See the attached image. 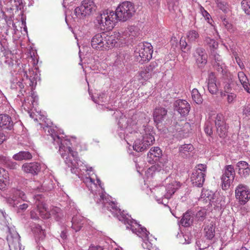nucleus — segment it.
<instances>
[{
  "mask_svg": "<svg viewBox=\"0 0 250 250\" xmlns=\"http://www.w3.org/2000/svg\"><path fill=\"white\" fill-rule=\"evenodd\" d=\"M48 132L50 134L53 143L56 148L59 147V152L64 160L65 164L70 168L71 172L75 174L81 179L87 188L93 194L95 201L97 204H102L104 208L109 210L112 214L119 217L127 216L124 210L121 211L115 203L111 201L109 197L104 191L100 180L97 175L92 173V167H88L84 162L79 159L77 152L72 149V143L74 140H70L66 136L61 135V131L56 133L54 129H49Z\"/></svg>",
  "mask_w": 250,
  "mask_h": 250,
  "instance_id": "1",
  "label": "nucleus"
},
{
  "mask_svg": "<svg viewBox=\"0 0 250 250\" xmlns=\"http://www.w3.org/2000/svg\"><path fill=\"white\" fill-rule=\"evenodd\" d=\"M1 52L3 53V55L1 57V61H2L5 64L8 66H13L14 65L20 66L21 64V67H20L21 72L22 71L23 73V77L22 78V81H18L15 82L16 88H19L22 95V88L24 87V84L28 87H30L28 89V94L22 103V107L24 109L27 111L30 116L33 118L31 110L33 109L36 110V106L38 104V97L34 91V89L36 86L37 81L40 80L39 74L37 71L34 70L33 68H29L28 71H27V67H29V65H27V62L31 60L33 66H35L38 62V60L36 57L34 53L33 55L30 54V55L27 57L28 60L25 58H21L20 54L16 53L14 54L9 50L8 43L7 42L6 40H1ZM27 90V89L26 90Z\"/></svg>",
  "mask_w": 250,
  "mask_h": 250,
  "instance_id": "2",
  "label": "nucleus"
},
{
  "mask_svg": "<svg viewBox=\"0 0 250 250\" xmlns=\"http://www.w3.org/2000/svg\"><path fill=\"white\" fill-rule=\"evenodd\" d=\"M115 114L118 125L117 133L121 139H124L129 145V142H131L134 137H139L134 141V150L142 152L152 145L154 137L151 127L143 125L139 130L140 120L138 119L142 114L135 113L132 110L125 115L117 111Z\"/></svg>",
  "mask_w": 250,
  "mask_h": 250,
  "instance_id": "3",
  "label": "nucleus"
},
{
  "mask_svg": "<svg viewBox=\"0 0 250 250\" xmlns=\"http://www.w3.org/2000/svg\"><path fill=\"white\" fill-rule=\"evenodd\" d=\"M137 35V28L134 26H129L127 29L120 32H114L112 34L105 33H98L91 39L92 47L97 50H106L115 46H118L119 43H126L129 39H133Z\"/></svg>",
  "mask_w": 250,
  "mask_h": 250,
  "instance_id": "4",
  "label": "nucleus"
},
{
  "mask_svg": "<svg viewBox=\"0 0 250 250\" xmlns=\"http://www.w3.org/2000/svg\"><path fill=\"white\" fill-rule=\"evenodd\" d=\"M179 187V183L170 176L164 180L163 185L150 188L146 190V192L153 197L158 203L166 206L168 203V200Z\"/></svg>",
  "mask_w": 250,
  "mask_h": 250,
  "instance_id": "5",
  "label": "nucleus"
},
{
  "mask_svg": "<svg viewBox=\"0 0 250 250\" xmlns=\"http://www.w3.org/2000/svg\"><path fill=\"white\" fill-rule=\"evenodd\" d=\"M67 208H68V214L70 216L73 215L70 219L68 218L67 219L62 218V216L63 215L62 213L59 212L60 209L59 208H55V211L57 212L56 217V220L57 221L60 222L62 227L71 228L75 232H77L84 225L88 224V220L80 214L74 202H69V206Z\"/></svg>",
  "mask_w": 250,
  "mask_h": 250,
  "instance_id": "6",
  "label": "nucleus"
},
{
  "mask_svg": "<svg viewBox=\"0 0 250 250\" xmlns=\"http://www.w3.org/2000/svg\"><path fill=\"white\" fill-rule=\"evenodd\" d=\"M5 6L1 8V13H2V17L4 19L5 24L3 25L2 30L6 34H8L9 30H11L12 34H16L18 29L17 26L13 22V7L15 5L17 9H21L22 4V0H2Z\"/></svg>",
  "mask_w": 250,
  "mask_h": 250,
  "instance_id": "7",
  "label": "nucleus"
},
{
  "mask_svg": "<svg viewBox=\"0 0 250 250\" xmlns=\"http://www.w3.org/2000/svg\"><path fill=\"white\" fill-rule=\"evenodd\" d=\"M119 217V220L123 222L125 224H127L126 229H130L133 233L136 234L139 237L142 238L143 242L142 244V247L144 249H146L148 250H153L154 247L150 241H152L150 237L148 236L149 232L147 231L145 228L142 227V226L138 223L135 220L132 219L131 216L129 215ZM155 250H157L156 249ZM159 250V249H157Z\"/></svg>",
  "mask_w": 250,
  "mask_h": 250,
  "instance_id": "8",
  "label": "nucleus"
},
{
  "mask_svg": "<svg viewBox=\"0 0 250 250\" xmlns=\"http://www.w3.org/2000/svg\"><path fill=\"white\" fill-rule=\"evenodd\" d=\"M2 215V231L6 234L10 250H21L20 243V236L15 229V227L11 223V219L5 212L1 211Z\"/></svg>",
  "mask_w": 250,
  "mask_h": 250,
  "instance_id": "9",
  "label": "nucleus"
},
{
  "mask_svg": "<svg viewBox=\"0 0 250 250\" xmlns=\"http://www.w3.org/2000/svg\"><path fill=\"white\" fill-rule=\"evenodd\" d=\"M1 110L5 113L1 114V142L5 140L8 136L6 130H11L13 127V122L10 115L15 111L10 105L6 98L1 93Z\"/></svg>",
  "mask_w": 250,
  "mask_h": 250,
  "instance_id": "10",
  "label": "nucleus"
},
{
  "mask_svg": "<svg viewBox=\"0 0 250 250\" xmlns=\"http://www.w3.org/2000/svg\"><path fill=\"white\" fill-rule=\"evenodd\" d=\"M214 124L218 135L221 138L225 137L227 134L228 127L226 125L224 117L221 114H211L206 124L205 131L206 133L210 136L212 134V125Z\"/></svg>",
  "mask_w": 250,
  "mask_h": 250,
  "instance_id": "11",
  "label": "nucleus"
},
{
  "mask_svg": "<svg viewBox=\"0 0 250 250\" xmlns=\"http://www.w3.org/2000/svg\"><path fill=\"white\" fill-rule=\"evenodd\" d=\"M97 8L94 0H83L75 8L71 18L74 21L79 22L94 13Z\"/></svg>",
  "mask_w": 250,
  "mask_h": 250,
  "instance_id": "12",
  "label": "nucleus"
},
{
  "mask_svg": "<svg viewBox=\"0 0 250 250\" xmlns=\"http://www.w3.org/2000/svg\"><path fill=\"white\" fill-rule=\"evenodd\" d=\"M118 21L115 12L106 9L98 14L95 23L101 30H109L115 26Z\"/></svg>",
  "mask_w": 250,
  "mask_h": 250,
  "instance_id": "13",
  "label": "nucleus"
},
{
  "mask_svg": "<svg viewBox=\"0 0 250 250\" xmlns=\"http://www.w3.org/2000/svg\"><path fill=\"white\" fill-rule=\"evenodd\" d=\"M136 10L132 2L126 1L119 4L115 13L118 21H125L133 16Z\"/></svg>",
  "mask_w": 250,
  "mask_h": 250,
  "instance_id": "14",
  "label": "nucleus"
},
{
  "mask_svg": "<svg viewBox=\"0 0 250 250\" xmlns=\"http://www.w3.org/2000/svg\"><path fill=\"white\" fill-rule=\"evenodd\" d=\"M153 48L149 42L141 43L136 47L134 56L139 62L143 63L152 58Z\"/></svg>",
  "mask_w": 250,
  "mask_h": 250,
  "instance_id": "15",
  "label": "nucleus"
},
{
  "mask_svg": "<svg viewBox=\"0 0 250 250\" xmlns=\"http://www.w3.org/2000/svg\"><path fill=\"white\" fill-rule=\"evenodd\" d=\"M35 206L37 208V212L34 210L31 211V217L33 219H37L40 215L42 218H48L49 216V210L44 203L43 197L40 194H37L34 197Z\"/></svg>",
  "mask_w": 250,
  "mask_h": 250,
  "instance_id": "16",
  "label": "nucleus"
},
{
  "mask_svg": "<svg viewBox=\"0 0 250 250\" xmlns=\"http://www.w3.org/2000/svg\"><path fill=\"white\" fill-rule=\"evenodd\" d=\"M207 172V166L200 164L196 167L191 176V181L193 186L201 187L205 182Z\"/></svg>",
  "mask_w": 250,
  "mask_h": 250,
  "instance_id": "17",
  "label": "nucleus"
},
{
  "mask_svg": "<svg viewBox=\"0 0 250 250\" xmlns=\"http://www.w3.org/2000/svg\"><path fill=\"white\" fill-rule=\"evenodd\" d=\"M235 175L234 167L232 165L226 166L221 176V186L223 190L228 189L232 183Z\"/></svg>",
  "mask_w": 250,
  "mask_h": 250,
  "instance_id": "18",
  "label": "nucleus"
},
{
  "mask_svg": "<svg viewBox=\"0 0 250 250\" xmlns=\"http://www.w3.org/2000/svg\"><path fill=\"white\" fill-rule=\"evenodd\" d=\"M236 199L241 205L246 204L250 199V189L246 185L240 184L235 189Z\"/></svg>",
  "mask_w": 250,
  "mask_h": 250,
  "instance_id": "19",
  "label": "nucleus"
},
{
  "mask_svg": "<svg viewBox=\"0 0 250 250\" xmlns=\"http://www.w3.org/2000/svg\"><path fill=\"white\" fill-rule=\"evenodd\" d=\"M20 198L23 201H26V197L25 193L18 189H12L11 194L9 197L5 198L6 202L12 207H17L20 201L18 200Z\"/></svg>",
  "mask_w": 250,
  "mask_h": 250,
  "instance_id": "20",
  "label": "nucleus"
},
{
  "mask_svg": "<svg viewBox=\"0 0 250 250\" xmlns=\"http://www.w3.org/2000/svg\"><path fill=\"white\" fill-rule=\"evenodd\" d=\"M89 94L90 95L92 100L94 103L99 104V108H103V106L108 110H110L111 108H109L108 106H106L105 105L104 103H105L106 102H109L111 100H112L114 96H113L112 98L110 96L109 98V99L107 100V97L105 93L101 92L99 93H95V95H92L90 92L89 91Z\"/></svg>",
  "mask_w": 250,
  "mask_h": 250,
  "instance_id": "21",
  "label": "nucleus"
},
{
  "mask_svg": "<svg viewBox=\"0 0 250 250\" xmlns=\"http://www.w3.org/2000/svg\"><path fill=\"white\" fill-rule=\"evenodd\" d=\"M154 67V63H151L148 67L139 72L136 78L140 83L143 84L145 82L151 77Z\"/></svg>",
  "mask_w": 250,
  "mask_h": 250,
  "instance_id": "22",
  "label": "nucleus"
},
{
  "mask_svg": "<svg viewBox=\"0 0 250 250\" xmlns=\"http://www.w3.org/2000/svg\"><path fill=\"white\" fill-rule=\"evenodd\" d=\"M174 110L178 111L182 116L187 115L190 110V105L184 100H177L174 103Z\"/></svg>",
  "mask_w": 250,
  "mask_h": 250,
  "instance_id": "23",
  "label": "nucleus"
},
{
  "mask_svg": "<svg viewBox=\"0 0 250 250\" xmlns=\"http://www.w3.org/2000/svg\"><path fill=\"white\" fill-rule=\"evenodd\" d=\"M162 156L161 149L157 146L152 147L147 154V160L150 163H156L159 160L160 163H163V159H161Z\"/></svg>",
  "mask_w": 250,
  "mask_h": 250,
  "instance_id": "24",
  "label": "nucleus"
},
{
  "mask_svg": "<svg viewBox=\"0 0 250 250\" xmlns=\"http://www.w3.org/2000/svg\"><path fill=\"white\" fill-rule=\"evenodd\" d=\"M22 169L26 173L36 175L40 171L41 165L37 162L27 163L22 165Z\"/></svg>",
  "mask_w": 250,
  "mask_h": 250,
  "instance_id": "25",
  "label": "nucleus"
},
{
  "mask_svg": "<svg viewBox=\"0 0 250 250\" xmlns=\"http://www.w3.org/2000/svg\"><path fill=\"white\" fill-rule=\"evenodd\" d=\"M178 150L179 155L181 157L184 158H187L190 157L194 150V147L193 145L190 144H184L178 147Z\"/></svg>",
  "mask_w": 250,
  "mask_h": 250,
  "instance_id": "26",
  "label": "nucleus"
},
{
  "mask_svg": "<svg viewBox=\"0 0 250 250\" xmlns=\"http://www.w3.org/2000/svg\"><path fill=\"white\" fill-rule=\"evenodd\" d=\"M238 174L242 177H247L250 174V167L248 163L240 161L237 164Z\"/></svg>",
  "mask_w": 250,
  "mask_h": 250,
  "instance_id": "27",
  "label": "nucleus"
},
{
  "mask_svg": "<svg viewBox=\"0 0 250 250\" xmlns=\"http://www.w3.org/2000/svg\"><path fill=\"white\" fill-rule=\"evenodd\" d=\"M167 114V111L164 108H156L153 112V118L155 123L158 124L165 119Z\"/></svg>",
  "mask_w": 250,
  "mask_h": 250,
  "instance_id": "28",
  "label": "nucleus"
},
{
  "mask_svg": "<svg viewBox=\"0 0 250 250\" xmlns=\"http://www.w3.org/2000/svg\"><path fill=\"white\" fill-rule=\"evenodd\" d=\"M211 54L214 57L215 61V67L219 72L222 73H225L227 72L225 64L222 62L220 56L215 51L214 52H211Z\"/></svg>",
  "mask_w": 250,
  "mask_h": 250,
  "instance_id": "29",
  "label": "nucleus"
},
{
  "mask_svg": "<svg viewBox=\"0 0 250 250\" xmlns=\"http://www.w3.org/2000/svg\"><path fill=\"white\" fill-rule=\"evenodd\" d=\"M208 86L209 92L212 94H216L218 90L216 83L215 77L213 73H211L208 76Z\"/></svg>",
  "mask_w": 250,
  "mask_h": 250,
  "instance_id": "30",
  "label": "nucleus"
},
{
  "mask_svg": "<svg viewBox=\"0 0 250 250\" xmlns=\"http://www.w3.org/2000/svg\"><path fill=\"white\" fill-rule=\"evenodd\" d=\"M193 214L190 211H187L183 214V217L180 220V224L185 227H189L193 221Z\"/></svg>",
  "mask_w": 250,
  "mask_h": 250,
  "instance_id": "31",
  "label": "nucleus"
},
{
  "mask_svg": "<svg viewBox=\"0 0 250 250\" xmlns=\"http://www.w3.org/2000/svg\"><path fill=\"white\" fill-rule=\"evenodd\" d=\"M238 77L240 82L244 87V89L249 93H250V84H249L248 79L243 72H239Z\"/></svg>",
  "mask_w": 250,
  "mask_h": 250,
  "instance_id": "32",
  "label": "nucleus"
},
{
  "mask_svg": "<svg viewBox=\"0 0 250 250\" xmlns=\"http://www.w3.org/2000/svg\"><path fill=\"white\" fill-rule=\"evenodd\" d=\"M215 224L213 222H211L209 224L206 225L204 231L205 236L208 239H212L215 235Z\"/></svg>",
  "mask_w": 250,
  "mask_h": 250,
  "instance_id": "33",
  "label": "nucleus"
},
{
  "mask_svg": "<svg viewBox=\"0 0 250 250\" xmlns=\"http://www.w3.org/2000/svg\"><path fill=\"white\" fill-rule=\"evenodd\" d=\"M32 158V154L28 151H21L13 156V158L16 161L29 160Z\"/></svg>",
  "mask_w": 250,
  "mask_h": 250,
  "instance_id": "34",
  "label": "nucleus"
},
{
  "mask_svg": "<svg viewBox=\"0 0 250 250\" xmlns=\"http://www.w3.org/2000/svg\"><path fill=\"white\" fill-rule=\"evenodd\" d=\"M217 7L225 14L228 13L230 11V7L228 3L224 0H214Z\"/></svg>",
  "mask_w": 250,
  "mask_h": 250,
  "instance_id": "35",
  "label": "nucleus"
},
{
  "mask_svg": "<svg viewBox=\"0 0 250 250\" xmlns=\"http://www.w3.org/2000/svg\"><path fill=\"white\" fill-rule=\"evenodd\" d=\"M1 190L5 187L9 186V180L8 173L4 169H1Z\"/></svg>",
  "mask_w": 250,
  "mask_h": 250,
  "instance_id": "36",
  "label": "nucleus"
},
{
  "mask_svg": "<svg viewBox=\"0 0 250 250\" xmlns=\"http://www.w3.org/2000/svg\"><path fill=\"white\" fill-rule=\"evenodd\" d=\"M54 188V185L52 183V181L50 180H45L43 184L42 185L41 188H37V189L40 191H49Z\"/></svg>",
  "mask_w": 250,
  "mask_h": 250,
  "instance_id": "37",
  "label": "nucleus"
},
{
  "mask_svg": "<svg viewBox=\"0 0 250 250\" xmlns=\"http://www.w3.org/2000/svg\"><path fill=\"white\" fill-rule=\"evenodd\" d=\"M205 42L206 44L208 45L210 48L211 52H214V51L217 49L218 46V42L216 41H215L214 39H210L209 37H207L206 38Z\"/></svg>",
  "mask_w": 250,
  "mask_h": 250,
  "instance_id": "38",
  "label": "nucleus"
},
{
  "mask_svg": "<svg viewBox=\"0 0 250 250\" xmlns=\"http://www.w3.org/2000/svg\"><path fill=\"white\" fill-rule=\"evenodd\" d=\"M33 231L35 233V236L39 239H43L45 237L44 230L42 228L41 226L37 225L33 229Z\"/></svg>",
  "mask_w": 250,
  "mask_h": 250,
  "instance_id": "39",
  "label": "nucleus"
},
{
  "mask_svg": "<svg viewBox=\"0 0 250 250\" xmlns=\"http://www.w3.org/2000/svg\"><path fill=\"white\" fill-rule=\"evenodd\" d=\"M191 97L192 100L197 104H200L203 102V99L200 93L196 88H194L192 90Z\"/></svg>",
  "mask_w": 250,
  "mask_h": 250,
  "instance_id": "40",
  "label": "nucleus"
},
{
  "mask_svg": "<svg viewBox=\"0 0 250 250\" xmlns=\"http://www.w3.org/2000/svg\"><path fill=\"white\" fill-rule=\"evenodd\" d=\"M198 33L195 30H191L188 32L187 35V38L188 42H194L199 38Z\"/></svg>",
  "mask_w": 250,
  "mask_h": 250,
  "instance_id": "41",
  "label": "nucleus"
},
{
  "mask_svg": "<svg viewBox=\"0 0 250 250\" xmlns=\"http://www.w3.org/2000/svg\"><path fill=\"white\" fill-rule=\"evenodd\" d=\"M189 126V124L188 123L181 121L180 123L176 124L175 127L176 131L180 132L186 131V129L184 128H188Z\"/></svg>",
  "mask_w": 250,
  "mask_h": 250,
  "instance_id": "42",
  "label": "nucleus"
},
{
  "mask_svg": "<svg viewBox=\"0 0 250 250\" xmlns=\"http://www.w3.org/2000/svg\"><path fill=\"white\" fill-rule=\"evenodd\" d=\"M1 164H3L7 166V167H9L10 168H13L15 165L11 160L9 158H7L5 156H1Z\"/></svg>",
  "mask_w": 250,
  "mask_h": 250,
  "instance_id": "43",
  "label": "nucleus"
},
{
  "mask_svg": "<svg viewBox=\"0 0 250 250\" xmlns=\"http://www.w3.org/2000/svg\"><path fill=\"white\" fill-rule=\"evenodd\" d=\"M220 19L222 22L223 25L225 27V28L228 30L230 31L232 29V25L227 19L226 16H221Z\"/></svg>",
  "mask_w": 250,
  "mask_h": 250,
  "instance_id": "44",
  "label": "nucleus"
},
{
  "mask_svg": "<svg viewBox=\"0 0 250 250\" xmlns=\"http://www.w3.org/2000/svg\"><path fill=\"white\" fill-rule=\"evenodd\" d=\"M241 3L245 12L247 14H250V0H243Z\"/></svg>",
  "mask_w": 250,
  "mask_h": 250,
  "instance_id": "45",
  "label": "nucleus"
},
{
  "mask_svg": "<svg viewBox=\"0 0 250 250\" xmlns=\"http://www.w3.org/2000/svg\"><path fill=\"white\" fill-rule=\"evenodd\" d=\"M200 12L203 15V17L206 19V20L207 21L210 23L211 24V21H212L211 19L210 15L209 14L203 7L202 6H201L200 7Z\"/></svg>",
  "mask_w": 250,
  "mask_h": 250,
  "instance_id": "46",
  "label": "nucleus"
},
{
  "mask_svg": "<svg viewBox=\"0 0 250 250\" xmlns=\"http://www.w3.org/2000/svg\"><path fill=\"white\" fill-rule=\"evenodd\" d=\"M196 62L200 66L204 65L207 62V55H204L201 57H197Z\"/></svg>",
  "mask_w": 250,
  "mask_h": 250,
  "instance_id": "47",
  "label": "nucleus"
},
{
  "mask_svg": "<svg viewBox=\"0 0 250 250\" xmlns=\"http://www.w3.org/2000/svg\"><path fill=\"white\" fill-rule=\"evenodd\" d=\"M206 215V211L203 209L199 210L196 214V217L199 221H203Z\"/></svg>",
  "mask_w": 250,
  "mask_h": 250,
  "instance_id": "48",
  "label": "nucleus"
},
{
  "mask_svg": "<svg viewBox=\"0 0 250 250\" xmlns=\"http://www.w3.org/2000/svg\"><path fill=\"white\" fill-rule=\"evenodd\" d=\"M196 250H214L212 246H204L201 247V243L200 241L196 243Z\"/></svg>",
  "mask_w": 250,
  "mask_h": 250,
  "instance_id": "49",
  "label": "nucleus"
},
{
  "mask_svg": "<svg viewBox=\"0 0 250 250\" xmlns=\"http://www.w3.org/2000/svg\"><path fill=\"white\" fill-rule=\"evenodd\" d=\"M204 55H207L205 51L202 48H198L196 49L194 56L195 58L201 57Z\"/></svg>",
  "mask_w": 250,
  "mask_h": 250,
  "instance_id": "50",
  "label": "nucleus"
},
{
  "mask_svg": "<svg viewBox=\"0 0 250 250\" xmlns=\"http://www.w3.org/2000/svg\"><path fill=\"white\" fill-rule=\"evenodd\" d=\"M108 250H122L121 247H118L114 242H111L110 245L107 247Z\"/></svg>",
  "mask_w": 250,
  "mask_h": 250,
  "instance_id": "51",
  "label": "nucleus"
},
{
  "mask_svg": "<svg viewBox=\"0 0 250 250\" xmlns=\"http://www.w3.org/2000/svg\"><path fill=\"white\" fill-rule=\"evenodd\" d=\"M236 96L235 94L230 93L227 95V101L229 103H231L235 99Z\"/></svg>",
  "mask_w": 250,
  "mask_h": 250,
  "instance_id": "52",
  "label": "nucleus"
},
{
  "mask_svg": "<svg viewBox=\"0 0 250 250\" xmlns=\"http://www.w3.org/2000/svg\"><path fill=\"white\" fill-rule=\"evenodd\" d=\"M231 82L229 81L228 82H225L224 83V88L225 92L228 93L229 91L231 89Z\"/></svg>",
  "mask_w": 250,
  "mask_h": 250,
  "instance_id": "53",
  "label": "nucleus"
},
{
  "mask_svg": "<svg viewBox=\"0 0 250 250\" xmlns=\"http://www.w3.org/2000/svg\"><path fill=\"white\" fill-rule=\"evenodd\" d=\"M179 0H167V4L170 8H173L175 6H177L178 4Z\"/></svg>",
  "mask_w": 250,
  "mask_h": 250,
  "instance_id": "54",
  "label": "nucleus"
},
{
  "mask_svg": "<svg viewBox=\"0 0 250 250\" xmlns=\"http://www.w3.org/2000/svg\"><path fill=\"white\" fill-rule=\"evenodd\" d=\"M243 114L245 117H248L250 115V107L249 106H245L243 108Z\"/></svg>",
  "mask_w": 250,
  "mask_h": 250,
  "instance_id": "55",
  "label": "nucleus"
},
{
  "mask_svg": "<svg viewBox=\"0 0 250 250\" xmlns=\"http://www.w3.org/2000/svg\"><path fill=\"white\" fill-rule=\"evenodd\" d=\"M235 59L236 60V62L239 66V67L241 68V69H243L244 68L245 66L243 64V63L241 61L240 59L239 58V57L237 55H235Z\"/></svg>",
  "mask_w": 250,
  "mask_h": 250,
  "instance_id": "56",
  "label": "nucleus"
},
{
  "mask_svg": "<svg viewBox=\"0 0 250 250\" xmlns=\"http://www.w3.org/2000/svg\"><path fill=\"white\" fill-rule=\"evenodd\" d=\"M209 191L208 190H203L201 195V199H203L204 200H206L207 198H209L208 196Z\"/></svg>",
  "mask_w": 250,
  "mask_h": 250,
  "instance_id": "57",
  "label": "nucleus"
},
{
  "mask_svg": "<svg viewBox=\"0 0 250 250\" xmlns=\"http://www.w3.org/2000/svg\"><path fill=\"white\" fill-rule=\"evenodd\" d=\"M103 248L99 246L91 245L89 246L88 250H103Z\"/></svg>",
  "mask_w": 250,
  "mask_h": 250,
  "instance_id": "58",
  "label": "nucleus"
},
{
  "mask_svg": "<svg viewBox=\"0 0 250 250\" xmlns=\"http://www.w3.org/2000/svg\"><path fill=\"white\" fill-rule=\"evenodd\" d=\"M28 207V205L27 204L23 203L21 205H20L19 206L18 208L19 210H21V211H24L25 209H26Z\"/></svg>",
  "mask_w": 250,
  "mask_h": 250,
  "instance_id": "59",
  "label": "nucleus"
},
{
  "mask_svg": "<svg viewBox=\"0 0 250 250\" xmlns=\"http://www.w3.org/2000/svg\"><path fill=\"white\" fill-rule=\"evenodd\" d=\"M21 25L23 27L24 31V32L25 33H27V27L26 26L25 20V19L23 18H21Z\"/></svg>",
  "mask_w": 250,
  "mask_h": 250,
  "instance_id": "60",
  "label": "nucleus"
},
{
  "mask_svg": "<svg viewBox=\"0 0 250 250\" xmlns=\"http://www.w3.org/2000/svg\"><path fill=\"white\" fill-rule=\"evenodd\" d=\"M60 236L63 240H65L66 239L67 235L66 230H63L62 231L60 234Z\"/></svg>",
  "mask_w": 250,
  "mask_h": 250,
  "instance_id": "61",
  "label": "nucleus"
},
{
  "mask_svg": "<svg viewBox=\"0 0 250 250\" xmlns=\"http://www.w3.org/2000/svg\"><path fill=\"white\" fill-rule=\"evenodd\" d=\"M180 44L181 46V49L183 51L184 49H185L187 46V43L185 41H180Z\"/></svg>",
  "mask_w": 250,
  "mask_h": 250,
  "instance_id": "62",
  "label": "nucleus"
},
{
  "mask_svg": "<svg viewBox=\"0 0 250 250\" xmlns=\"http://www.w3.org/2000/svg\"><path fill=\"white\" fill-rule=\"evenodd\" d=\"M158 0H149V4L155 6L157 4Z\"/></svg>",
  "mask_w": 250,
  "mask_h": 250,
  "instance_id": "63",
  "label": "nucleus"
},
{
  "mask_svg": "<svg viewBox=\"0 0 250 250\" xmlns=\"http://www.w3.org/2000/svg\"><path fill=\"white\" fill-rule=\"evenodd\" d=\"M199 241H200L201 242V247H203L204 246H208L207 244H205V243L203 242V241L202 240H199V241H197V242H199Z\"/></svg>",
  "mask_w": 250,
  "mask_h": 250,
  "instance_id": "64",
  "label": "nucleus"
}]
</instances>
